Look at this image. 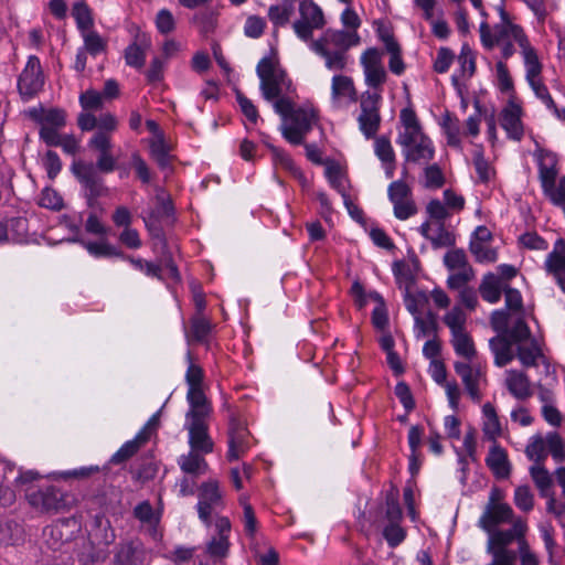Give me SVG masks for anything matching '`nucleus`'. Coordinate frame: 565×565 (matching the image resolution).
<instances>
[{"label": "nucleus", "mask_w": 565, "mask_h": 565, "mask_svg": "<svg viewBox=\"0 0 565 565\" xmlns=\"http://www.w3.org/2000/svg\"><path fill=\"white\" fill-rule=\"evenodd\" d=\"M526 456L529 459L534 460L537 465H542L546 458L545 444L542 437H536L526 447Z\"/></svg>", "instance_id": "nucleus-53"}, {"label": "nucleus", "mask_w": 565, "mask_h": 565, "mask_svg": "<svg viewBox=\"0 0 565 565\" xmlns=\"http://www.w3.org/2000/svg\"><path fill=\"white\" fill-rule=\"evenodd\" d=\"M531 477L540 490L542 497H548L553 484L552 477L543 465L533 466L530 469Z\"/></svg>", "instance_id": "nucleus-34"}, {"label": "nucleus", "mask_w": 565, "mask_h": 565, "mask_svg": "<svg viewBox=\"0 0 565 565\" xmlns=\"http://www.w3.org/2000/svg\"><path fill=\"white\" fill-rule=\"evenodd\" d=\"M344 96L353 102L356 100L358 97L353 81L349 76L335 75L332 78V97L337 99Z\"/></svg>", "instance_id": "nucleus-28"}, {"label": "nucleus", "mask_w": 565, "mask_h": 565, "mask_svg": "<svg viewBox=\"0 0 565 565\" xmlns=\"http://www.w3.org/2000/svg\"><path fill=\"white\" fill-rule=\"evenodd\" d=\"M548 450L557 462L565 460V448L562 437L557 433H551L546 437Z\"/></svg>", "instance_id": "nucleus-49"}, {"label": "nucleus", "mask_w": 565, "mask_h": 565, "mask_svg": "<svg viewBox=\"0 0 565 565\" xmlns=\"http://www.w3.org/2000/svg\"><path fill=\"white\" fill-rule=\"evenodd\" d=\"M300 18L316 29H322L326 24L324 15L320 7H318L312 0H303L299 6Z\"/></svg>", "instance_id": "nucleus-26"}, {"label": "nucleus", "mask_w": 565, "mask_h": 565, "mask_svg": "<svg viewBox=\"0 0 565 565\" xmlns=\"http://www.w3.org/2000/svg\"><path fill=\"white\" fill-rule=\"evenodd\" d=\"M26 499L31 507L45 513L58 512L66 507L64 493L55 486L31 487L26 490Z\"/></svg>", "instance_id": "nucleus-2"}, {"label": "nucleus", "mask_w": 565, "mask_h": 565, "mask_svg": "<svg viewBox=\"0 0 565 565\" xmlns=\"http://www.w3.org/2000/svg\"><path fill=\"white\" fill-rule=\"evenodd\" d=\"M489 535L488 552L493 555V561L490 565H499L500 555L511 559V565H514L518 557L516 552L508 550L507 546L516 540L515 533L510 530H493Z\"/></svg>", "instance_id": "nucleus-7"}, {"label": "nucleus", "mask_w": 565, "mask_h": 565, "mask_svg": "<svg viewBox=\"0 0 565 565\" xmlns=\"http://www.w3.org/2000/svg\"><path fill=\"white\" fill-rule=\"evenodd\" d=\"M503 287L504 286H501L500 278L497 275L488 273L484 275L479 286V292L483 300L490 303H495L501 298Z\"/></svg>", "instance_id": "nucleus-23"}, {"label": "nucleus", "mask_w": 565, "mask_h": 565, "mask_svg": "<svg viewBox=\"0 0 565 565\" xmlns=\"http://www.w3.org/2000/svg\"><path fill=\"white\" fill-rule=\"evenodd\" d=\"M375 153L382 162L394 161L395 159L391 141L385 136L375 139Z\"/></svg>", "instance_id": "nucleus-52"}, {"label": "nucleus", "mask_w": 565, "mask_h": 565, "mask_svg": "<svg viewBox=\"0 0 565 565\" xmlns=\"http://www.w3.org/2000/svg\"><path fill=\"white\" fill-rule=\"evenodd\" d=\"M72 14L76 20L77 28L83 32L88 31L93 26L90 9L84 1L76 2L73 6Z\"/></svg>", "instance_id": "nucleus-39"}, {"label": "nucleus", "mask_w": 565, "mask_h": 565, "mask_svg": "<svg viewBox=\"0 0 565 565\" xmlns=\"http://www.w3.org/2000/svg\"><path fill=\"white\" fill-rule=\"evenodd\" d=\"M150 46V39L145 34H137L136 40L125 50L126 63L129 66L141 68L146 61V51Z\"/></svg>", "instance_id": "nucleus-17"}, {"label": "nucleus", "mask_w": 565, "mask_h": 565, "mask_svg": "<svg viewBox=\"0 0 565 565\" xmlns=\"http://www.w3.org/2000/svg\"><path fill=\"white\" fill-rule=\"evenodd\" d=\"M191 420L188 426L189 429V444L191 450L200 451L201 454H210L213 451V441L207 433V425L204 418H189Z\"/></svg>", "instance_id": "nucleus-9"}, {"label": "nucleus", "mask_w": 565, "mask_h": 565, "mask_svg": "<svg viewBox=\"0 0 565 565\" xmlns=\"http://www.w3.org/2000/svg\"><path fill=\"white\" fill-rule=\"evenodd\" d=\"M199 498L201 501H205V503L214 507L220 505L222 503V494L220 492L218 482L211 480L202 483Z\"/></svg>", "instance_id": "nucleus-38"}, {"label": "nucleus", "mask_w": 565, "mask_h": 565, "mask_svg": "<svg viewBox=\"0 0 565 565\" xmlns=\"http://www.w3.org/2000/svg\"><path fill=\"white\" fill-rule=\"evenodd\" d=\"M147 552L139 540H130L118 544L114 556L116 565H145Z\"/></svg>", "instance_id": "nucleus-8"}, {"label": "nucleus", "mask_w": 565, "mask_h": 565, "mask_svg": "<svg viewBox=\"0 0 565 565\" xmlns=\"http://www.w3.org/2000/svg\"><path fill=\"white\" fill-rule=\"evenodd\" d=\"M401 120L405 127V132L399 136V142L404 147H409L416 142L418 135H422V126L415 111L411 108L402 109Z\"/></svg>", "instance_id": "nucleus-18"}, {"label": "nucleus", "mask_w": 565, "mask_h": 565, "mask_svg": "<svg viewBox=\"0 0 565 565\" xmlns=\"http://www.w3.org/2000/svg\"><path fill=\"white\" fill-rule=\"evenodd\" d=\"M386 503V511L385 516L388 521V523H395L399 522L402 520V509L398 502V491L397 490H391L386 494L385 499Z\"/></svg>", "instance_id": "nucleus-41"}, {"label": "nucleus", "mask_w": 565, "mask_h": 565, "mask_svg": "<svg viewBox=\"0 0 565 565\" xmlns=\"http://www.w3.org/2000/svg\"><path fill=\"white\" fill-rule=\"evenodd\" d=\"M87 250L97 257H124V253L108 243L88 242Z\"/></svg>", "instance_id": "nucleus-43"}, {"label": "nucleus", "mask_w": 565, "mask_h": 565, "mask_svg": "<svg viewBox=\"0 0 565 565\" xmlns=\"http://www.w3.org/2000/svg\"><path fill=\"white\" fill-rule=\"evenodd\" d=\"M486 463L498 479H505L511 473V466L507 451L495 441L490 448Z\"/></svg>", "instance_id": "nucleus-15"}, {"label": "nucleus", "mask_w": 565, "mask_h": 565, "mask_svg": "<svg viewBox=\"0 0 565 565\" xmlns=\"http://www.w3.org/2000/svg\"><path fill=\"white\" fill-rule=\"evenodd\" d=\"M444 321L450 328L451 334L454 335L463 331L466 316L460 308L455 307L445 316Z\"/></svg>", "instance_id": "nucleus-46"}, {"label": "nucleus", "mask_w": 565, "mask_h": 565, "mask_svg": "<svg viewBox=\"0 0 565 565\" xmlns=\"http://www.w3.org/2000/svg\"><path fill=\"white\" fill-rule=\"evenodd\" d=\"M406 153L408 161L418 162L419 160H431L434 157V148L430 139L422 132L418 135L415 143L411 145Z\"/></svg>", "instance_id": "nucleus-22"}, {"label": "nucleus", "mask_w": 565, "mask_h": 565, "mask_svg": "<svg viewBox=\"0 0 565 565\" xmlns=\"http://www.w3.org/2000/svg\"><path fill=\"white\" fill-rule=\"evenodd\" d=\"M71 520H58L54 524L47 525L43 530V536L46 545L52 551H58L64 544H67L72 537L73 532L70 530ZM73 523H75L73 521Z\"/></svg>", "instance_id": "nucleus-10"}, {"label": "nucleus", "mask_w": 565, "mask_h": 565, "mask_svg": "<svg viewBox=\"0 0 565 565\" xmlns=\"http://www.w3.org/2000/svg\"><path fill=\"white\" fill-rule=\"evenodd\" d=\"M557 158L556 154L546 151L542 154L539 163L540 181L544 194L548 193L555 185L558 171L556 169Z\"/></svg>", "instance_id": "nucleus-16"}, {"label": "nucleus", "mask_w": 565, "mask_h": 565, "mask_svg": "<svg viewBox=\"0 0 565 565\" xmlns=\"http://www.w3.org/2000/svg\"><path fill=\"white\" fill-rule=\"evenodd\" d=\"M395 395L403 404L407 413L412 412L416 404L409 386L405 382H398L395 386Z\"/></svg>", "instance_id": "nucleus-56"}, {"label": "nucleus", "mask_w": 565, "mask_h": 565, "mask_svg": "<svg viewBox=\"0 0 565 565\" xmlns=\"http://www.w3.org/2000/svg\"><path fill=\"white\" fill-rule=\"evenodd\" d=\"M21 535L22 529L17 522L0 523V546L17 544L21 540Z\"/></svg>", "instance_id": "nucleus-35"}, {"label": "nucleus", "mask_w": 565, "mask_h": 565, "mask_svg": "<svg viewBox=\"0 0 565 565\" xmlns=\"http://www.w3.org/2000/svg\"><path fill=\"white\" fill-rule=\"evenodd\" d=\"M504 334L515 344L526 343L533 339L531 330L523 317L515 319L514 323L507 329Z\"/></svg>", "instance_id": "nucleus-31"}, {"label": "nucleus", "mask_w": 565, "mask_h": 565, "mask_svg": "<svg viewBox=\"0 0 565 565\" xmlns=\"http://www.w3.org/2000/svg\"><path fill=\"white\" fill-rule=\"evenodd\" d=\"M117 160L114 158L111 150L99 152L94 167L99 173H110L116 169Z\"/></svg>", "instance_id": "nucleus-60"}, {"label": "nucleus", "mask_w": 565, "mask_h": 565, "mask_svg": "<svg viewBox=\"0 0 565 565\" xmlns=\"http://www.w3.org/2000/svg\"><path fill=\"white\" fill-rule=\"evenodd\" d=\"M73 174L85 189V194L103 196L108 192L103 178L96 171L94 163L82 160L74 161L71 168Z\"/></svg>", "instance_id": "nucleus-4"}, {"label": "nucleus", "mask_w": 565, "mask_h": 565, "mask_svg": "<svg viewBox=\"0 0 565 565\" xmlns=\"http://www.w3.org/2000/svg\"><path fill=\"white\" fill-rule=\"evenodd\" d=\"M513 511L508 504L486 505L483 514L479 520V525L486 532L492 533L498 525L511 521Z\"/></svg>", "instance_id": "nucleus-11"}, {"label": "nucleus", "mask_w": 565, "mask_h": 565, "mask_svg": "<svg viewBox=\"0 0 565 565\" xmlns=\"http://www.w3.org/2000/svg\"><path fill=\"white\" fill-rule=\"evenodd\" d=\"M273 153L275 164H280L284 169L289 171L295 178L301 182H306V178L302 172L295 166L292 159L282 149L275 147L274 145L266 143Z\"/></svg>", "instance_id": "nucleus-30"}, {"label": "nucleus", "mask_w": 565, "mask_h": 565, "mask_svg": "<svg viewBox=\"0 0 565 565\" xmlns=\"http://www.w3.org/2000/svg\"><path fill=\"white\" fill-rule=\"evenodd\" d=\"M411 188L402 180L394 181L388 186V198L392 203L411 199Z\"/></svg>", "instance_id": "nucleus-47"}, {"label": "nucleus", "mask_w": 565, "mask_h": 565, "mask_svg": "<svg viewBox=\"0 0 565 565\" xmlns=\"http://www.w3.org/2000/svg\"><path fill=\"white\" fill-rule=\"evenodd\" d=\"M135 443L127 441L110 458V463L120 465L129 460L138 452Z\"/></svg>", "instance_id": "nucleus-63"}, {"label": "nucleus", "mask_w": 565, "mask_h": 565, "mask_svg": "<svg viewBox=\"0 0 565 565\" xmlns=\"http://www.w3.org/2000/svg\"><path fill=\"white\" fill-rule=\"evenodd\" d=\"M188 401L191 409L186 413V418H205L209 415L210 408L202 387H189Z\"/></svg>", "instance_id": "nucleus-21"}, {"label": "nucleus", "mask_w": 565, "mask_h": 565, "mask_svg": "<svg viewBox=\"0 0 565 565\" xmlns=\"http://www.w3.org/2000/svg\"><path fill=\"white\" fill-rule=\"evenodd\" d=\"M505 296V306L511 311L523 312L522 296L518 289H514L508 285L503 287Z\"/></svg>", "instance_id": "nucleus-61"}, {"label": "nucleus", "mask_w": 565, "mask_h": 565, "mask_svg": "<svg viewBox=\"0 0 565 565\" xmlns=\"http://www.w3.org/2000/svg\"><path fill=\"white\" fill-rule=\"evenodd\" d=\"M381 98L380 92H365L361 96V114L358 120L360 129L367 139L373 138L380 128L381 115L379 104Z\"/></svg>", "instance_id": "nucleus-3"}, {"label": "nucleus", "mask_w": 565, "mask_h": 565, "mask_svg": "<svg viewBox=\"0 0 565 565\" xmlns=\"http://www.w3.org/2000/svg\"><path fill=\"white\" fill-rule=\"evenodd\" d=\"M257 75L260 78V90L266 100H273L281 95L282 87H289L284 70L277 67L271 58L263 57L257 65Z\"/></svg>", "instance_id": "nucleus-1"}, {"label": "nucleus", "mask_w": 565, "mask_h": 565, "mask_svg": "<svg viewBox=\"0 0 565 565\" xmlns=\"http://www.w3.org/2000/svg\"><path fill=\"white\" fill-rule=\"evenodd\" d=\"M169 151L170 148L168 147L162 137H159L158 139L151 141V157L162 170L170 168L171 156L169 154Z\"/></svg>", "instance_id": "nucleus-33"}, {"label": "nucleus", "mask_w": 565, "mask_h": 565, "mask_svg": "<svg viewBox=\"0 0 565 565\" xmlns=\"http://www.w3.org/2000/svg\"><path fill=\"white\" fill-rule=\"evenodd\" d=\"M415 326L423 335H427L430 332L436 333L438 329L436 315L431 311H428L425 319L420 316H416Z\"/></svg>", "instance_id": "nucleus-62"}, {"label": "nucleus", "mask_w": 565, "mask_h": 565, "mask_svg": "<svg viewBox=\"0 0 565 565\" xmlns=\"http://www.w3.org/2000/svg\"><path fill=\"white\" fill-rule=\"evenodd\" d=\"M366 84L381 90L387 79L386 71L382 64V53L376 47L367 49L361 56Z\"/></svg>", "instance_id": "nucleus-5"}, {"label": "nucleus", "mask_w": 565, "mask_h": 565, "mask_svg": "<svg viewBox=\"0 0 565 565\" xmlns=\"http://www.w3.org/2000/svg\"><path fill=\"white\" fill-rule=\"evenodd\" d=\"M455 371L461 377L466 390L473 401L479 402L481 398L477 376L473 375L471 366L467 363L456 362Z\"/></svg>", "instance_id": "nucleus-25"}, {"label": "nucleus", "mask_w": 565, "mask_h": 565, "mask_svg": "<svg viewBox=\"0 0 565 565\" xmlns=\"http://www.w3.org/2000/svg\"><path fill=\"white\" fill-rule=\"evenodd\" d=\"M444 263L448 269H466L470 267L467 262V256L463 249H452L444 257Z\"/></svg>", "instance_id": "nucleus-44"}, {"label": "nucleus", "mask_w": 565, "mask_h": 565, "mask_svg": "<svg viewBox=\"0 0 565 565\" xmlns=\"http://www.w3.org/2000/svg\"><path fill=\"white\" fill-rule=\"evenodd\" d=\"M39 204L42 207L60 211L63 209V199L55 190L46 188L42 191Z\"/></svg>", "instance_id": "nucleus-48"}, {"label": "nucleus", "mask_w": 565, "mask_h": 565, "mask_svg": "<svg viewBox=\"0 0 565 565\" xmlns=\"http://www.w3.org/2000/svg\"><path fill=\"white\" fill-rule=\"evenodd\" d=\"M546 268L550 273L565 269V241L559 238L554 245V250L546 258Z\"/></svg>", "instance_id": "nucleus-36"}, {"label": "nucleus", "mask_w": 565, "mask_h": 565, "mask_svg": "<svg viewBox=\"0 0 565 565\" xmlns=\"http://www.w3.org/2000/svg\"><path fill=\"white\" fill-rule=\"evenodd\" d=\"M514 503L519 509L525 512L532 510L533 494L531 493L529 486H520L515 489Z\"/></svg>", "instance_id": "nucleus-54"}, {"label": "nucleus", "mask_w": 565, "mask_h": 565, "mask_svg": "<svg viewBox=\"0 0 565 565\" xmlns=\"http://www.w3.org/2000/svg\"><path fill=\"white\" fill-rule=\"evenodd\" d=\"M44 77L40 60L36 56H30L25 68L18 81V88L23 97L31 98L42 89Z\"/></svg>", "instance_id": "nucleus-6"}, {"label": "nucleus", "mask_w": 565, "mask_h": 565, "mask_svg": "<svg viewBox=\"0 0 565 565\" xmlns=\"http://www.w3.org/2000/svg\"><path fill=\"white\" fill-rule=\"evenodd\" d=\"M180 467L185 473L199 476L206 472L209 465L200 451L191 450L188 455L181 456Z\"/></svg>", "instance_id": "nucleus-24"}, {"label": "nucleus", "mask_w": 565, "mask_h": 565, "mask_svg": "<svg viewBox=\"0 0 565 565\" xmlns=\"http://www.w3.org/2000/svg\"><path fill=\"white\" fill-rule=\"evenodd\" d=\"M236 100L241 107L244 116L253 124H256L258 120V110L255 105L248 99L242 92L236 90Z\"/></svg>", "instance_id": "nucleus-55"}, {"label": "nucleus", "mask_w": 565, "mask_h": 565, "mask_svg": "<svg viewBox=\"0 0 565 565\" xmlns=\"http://www.w3.org/2000/svg\"><path fill=\"white\" fill-rule=\"evenodd\" d=\"M81 105L87 110H97L103 106V96L94 89H88L79 96Z\"/></svg>", "instance_id": "nucleus-59"}, {"label": "nucleus", "mask_w": 565, "mask_h": 565, "mask_svg": "<svg viewBox=\"0 0 565 565\" xmlns=\"http://www.w3.org/2000/svg\"><path fill=\"white\" fill-rule=\"evenodd\" d=\"M469 249L475 255L477 262L493 263L497 260L495 249L484 246L483 243L471 241Z\"/></svg>", "instance_id": "nucleus-45"}, {"label": "nucleus", "mask_w": 565, "mask_h": 565, "mask_svg": "<svg viewBox=\"0 0 565 565\" xmlns=\"http://www.w3.org/2000/svg\"><path fill=\"white\" fill-rule=\"evenodd\" d=\"M452 345L456 353L467 360H472L476 356L477 352L472 339L465 331L452 335Z\"/></svg>", "instance_id": "nucleus-37"}, {"label": "nucleus", "mask_w": 565, "mask_h": 565, "mask_svg": "<svg viewBox=\"0 0 565 565\" xmlns=\"http://www.w3.org/2000/svg\"><path fill=\"white\" fill-rule=\"evenodd\" d=\"M489 345L494 355V364L497 366H505L514 360L515 351L513 347L515 344L504 333L491 338Z\"/></svg>", "instance_id": "nucleus-13"}, {"label": "nucleus", "mask_w": 565, "mask_h": 565, "mask_svg": "<svg viewBox=\"0 0 565 565\" xmlns=\"http://www.w3.org/2000/svg\"><path fill=\"white\" fill-rule=\"evenodd\" d=\"M244 429L238 424L232 422L228 430V451L227 459L230 461L237 460L244 451Z\"/></svg>", "instance_id": "nucleus-27"}, {"label": "nucleus", "mask_w": 565, "mask_h": 565, "mask_svg": "<svg viewBox=\"0 0 565 565\" xmlns=\"http://www.w3.org/2000/svg\"><path fill=\"white\" fill-rule=\"evenodd\" d=\"M85 47L92 55H97L106 50V41L95 31H85L83 34Z\"/></svg>", "instance_id": "nucleus-42"}, {"label": "nucleus", "mask_w": 565, "mask_h": 565, "mask_svg": "<svg viewBox=\"0 0 565 565\" xmlns=\"http://www.w3.org/2000/svg\"><path fill=\"white\" fill-rule=\"evenodd\" d=\"M294 14V4L290 1H284L281 4L270 6L268 18L275 28L285 26Z\"/></svg>", "instance_id": "nucleus-29"}, {"label": "nucleus", "mask_w": 565, "mask_h": 565, "mask_svg": "<svg viewBox=\"0 0 565 565\" xmlns=\"http://www.w3.org/2000/svg\"><path fill=\"white\" fill-rule=\"evenodd\" d=\"M329 38L322 36L318 40L311 41L310 47L319 55L324 57L326 66L329 70L342 71L345 68L348 64V55L347 52L335 50L330 51L328 45Z\"/></svg>", "instance_id": "nucleus-12"}, {"label": "nucleus", "mask_w": 565, "mask_h": 565, "mask_svg": "<svg viewBox=\"0 0 565 565\" xmlns=\"http://www.w3.org/2000/svg\"><path fill=\"white\" fill-rule=\"evenodd\" d=\"M156 25L161 34H169L175 29V21L168 9H162L156 17Z\"/></svg>", "instance_id": "nucleus-57"}, {"label": "nucleus", "mask_w": 565, "mask_h": 565, "mask_svg": "<svg viewBox=\"0 0 565 565\" xmlns=\"http://www.w3.org/2000/svg\"><path fill=\"white\" fill-rule=\"evenodd\" d=\"M399 522L388 523L383 530V536L391 547L401 544L405 539V531L399 526Z\"/></svg>", "instance_id": "nucleus-50"}, {"label": "nucleus", "mask_w": 565, "mask_h": 565, "mask_svg": "<svg viewBox=\"0 0 565 565\" xmlns=\"http://www.w3.org/2000/svg\"><path fill=\"white\" fill-rule=\"evenodd\" d=\"M66 125V113L60 108H51L45 110L41 126H51L63 128Z\"/></svg>", "instance_id": "nucleus-51"}, {"label": "nucleus", "mask_w": 565, "mask_h": 565, "mask_svg": "<svg viewBox=\"0 0 565 565\" xmlns=\"http://www.w3.org/2000/svg\"><path fill=\"white\" fill-rule=\"evenodd\" d=\"M505 384L508 391L518 399H526L532 395L531 382L522 371H508Z\"/></svg>", "instance_id": "nucleus-19"}, {"label": "nucleus", "mask_w": 565, "mask_h": 565, "mask_svg": "<svg viewBox=\"0 0 565 565\" xmlns=\"http://www.w3.org/2000/svg\"><path fill=\"white\" fill-rule=\"evenodd\" d=\"M543 356V351L535 338L529 340L526 343L515 345V358H518L525 367L536 366V360Z\"/></svg>", "instance_id": "nucleus-20"}, {"label": "nucleus", "mask_w": 565, "mask_h": 565, "mask_svg": "<svg viewBox=\"0 0 565 565\" xmlns=\"http://www.w3.org/2000/svg\"><path fill=\"white\" fill-rule=\"evenodd\" d=\"M446 135H447V142L449 146L457 147L460 143L459 138V120L451 116L450 113H446L444 116V120L441 124Z\"/></svg>", "instance_id": "nucleus-40"}, {"label": "nucleus", "mask_w": 565, "mask_h": 565, "mask_svg": "<svg viewBox=\"0 0 565 565\" xmlns=\"http://www.w3.org/2000/svg\"><path fill=\"white\" fill-rule=\"evenodd\" d=\"M545 195L554 205L565 209V175L559 179L558 185H554Z\"/></svg>", "instance_id": "nucleus-64"}, {"label": "nucleus", "mask_w": 565, "mask_h": 565, "mask_svg": "<svg viewBox=\"0 0 565 565\" xmlns=\"http://www.w3.org/2000/svg\"><path fill=\"white\" fill-rule=\"evenodd\" d=\"M501 126L510 138L520 141L524 134L521 121V107L510 103L509 107L504 108L501 113Z\"/></svg>", "instance_id": "nucleus-14"}, {"label": "nucleus", "mask_w": 565, "mask_h": 565, "mask_svg": "<svg viewBox=\"0 0 565 565\" xmlns=\"http://www.w3.org/2000/svg\"><path fill=\"white\" fill-rule=\"evenodd\" d=\"M455 58L454 52L448 47H440L434 63V71L437 73H446Z\"/></svg>", "instance_id": "nucleus-58"}, {"label": "nucleus", "mask_w": 565, "mask_h": 565, "mask_svg": "<svg viewBox=\"0 0 565 565\" xmlns=\"http://www.w3.org/2000/svg\"><path fill=\"white\" fill-rule=\"evenodd\" d=\"M482 411L487 418L483 426V433L490 440L495 441L497 437L501 435V425L495 408L492 404L486 403Z\"/></svg>", "instance_id": "nucleus-32"}]
</instances>
